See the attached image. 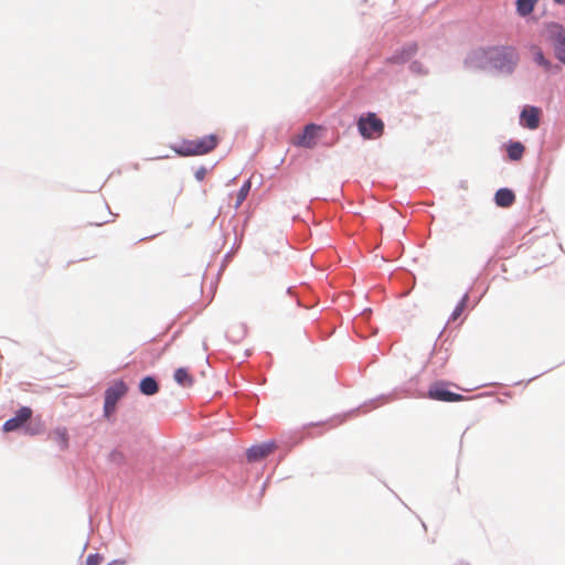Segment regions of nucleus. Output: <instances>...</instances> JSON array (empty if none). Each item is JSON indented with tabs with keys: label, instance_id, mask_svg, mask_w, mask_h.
Masks as SVG:
<instances>
[{
	"label": "nucleus",
	"instance_id": "13",
	"mask_svg": "<svg viewBox=\"0 0 565 565\" xmlns=\"http://www.w3.org/2000/svg\"><path fill=\"white\" fill-rule=\"evenodd\" d=\"M174 381L183 387H190L194 383L193 376L189 373V371L185 367H179L175 370Z\"/></svg>",
	"mask_w": 565,
	"mask_h": 565
},
{
	"label": "nucleus",
	"instance_id": "26",
	"mask_svg": "<svg viewBox=\"0 0 565 565\" xmlns=\"http://www.w3.org/2000/svg\"><path fill=\"white\" fill-rule=\"evenodd\" d=\"M554 1L559 3V4H565V0H554Z\"/></svg>",
	"mask_w": 565,
	"mask_h": 565
},
{
	"label": "nucleus",
	"instance_id": "5",
	"mask_svg": "<svg viewBox=\"0 0 565 565\" xmlns=\"http://www.w3.org/2000/svg\"><path fill=\"white\" fill-rule=\"evenodd\" d=\"M548 39L552 41L555 56L562 63H565V30L557 23H552L546 26Z\"/></svg>",
	"mask_w": 565,
	"mask_h": 565
},
{
	"label": "nucleus",
	"instance_id": "16",
	"mask_svg": "<svg viewBox=\"0 0 565 565\" xmlns=\"http://www.w3.org/2000/svg\"><path fill=\"white\" fill-rule=\"evenodd\" d=\"M537 0H516V11L520 15L525 17L533 11Z\"/></svg>",
	"mask_w": 565,
	"mask_h": 565
},
{
	"label": "nucleus",
	"instance_id": "23",
	"mask_svg": "<svg viewBox=\"0 0 565 565\" xmlns=\"http://www.w3.org/2000/svg\"><path fill=\"white\" fill-rule=\"evenodd\" d=\"M104 557L99 554H89L86 558V565H100Z\"/></svg>",
	"mask_w": 565,
	"mask_h": 565
},
{
	"label": "nucleus",
	"instance_id": "9",
	"mask_svg": "<svg viewBox=\"0 0 565 565\" xmlns=\"http://www.w3.org/2000/svg\"><path fill=\"white\" fill-rule=\"evenodd\" d=\"M277 448L275 441H266L259 445L252 446L247 450L248 461H258L270 455Z\"/></svg>",
	"mask_w": 565,
	"mask_h": 565
},
{
	"label": "nucleus",
	"instance_id": "21",
	"mask_svg": "<svg viewBox=\"0 0 565 565\" xmlns=\"http://www.w3.org/2000/svg\"><path fill=\"white\" fill-rule=\"evenodd\" d=\"M109 461L116 465H122L125 462V455L120 450H113L109 454Z\"/></svg>",
	"mask_w": 565,
	"mask_h": 565
},
{
	"label": "nucleus",
	"instance_id": "6",
	"mask_svg": "<svg viewBox=\"0 0 565 565\" xmlns=\"http://www.w3.org/2000/svg\"><path fill=\"white\" fill-rule=\"evenodd\" d=\"M447 383L436 382L431 384L428 388L427 396L434 401L440 402H461L465 401L466 397L461 394L450 392L447 388Z\"/></svg>",
	"mask_w": 565,
	"mask_h": 565
},
{
	"label": "nucleus",
	"instance_id": "18",
	"mask_svg": "<svg viewBox=\"0 0 565 565\" xmlns=\"http://www.w3.org/2000/svg\"><path fill=\"white\" fill-rule=\"evenodd\" d=\"M250 181L247 180L243 185L242 188L239 189L237 195H236V202H235V209H238L242 203L245 201V199L247 198L249 191H250Z\"/></svg>",
	"mask_w": 565,
	"mask_h": 565
},
{
	"label": "nucleus",
	"instance_id": "17",
	"mask_svg": "<svg viewBox=\"0 0 565 565\" xmlns=\"http://www.w3.org/2000/svg\"><path fill=\"white\" fill-rule=\"evenodd\" d=\"M524 152V146L521 142H512L508 147V156L511 160H519Z\"/></svg>",
	"mask_w": 565,
	"mask_h": 565
},
{
	"label": "nucleus",
	"instance_id": "7",
	"mask_svg": "<svg viewBox=\"0 0 565 565\" xmlns=\"http://www.w3.org/2000/svg\"><path fill=\"white\" fill-rule=\"evenodd\" d=\"M318 129L319 127L313 124L307 125L301 134L292 137V143L298 147L312 148L316 145Z\"/></svg>",
	"mask_w": 565,
	"mask_h": 565
},
{
	"label": "nucleus",
	"instance_id": "25",
	"mask_svg": "<svg viewBox=\"0 0 565 565\" xmlns=\"http://www.w3.org/2000/svg\"><path fill=\"white\" fill-rule=\"evenodd\" d=\"M125 564V561L122 559H116V561H113L111 563L107 564V565H124Z\"/></svg>",
	"mask_w": 565,
	"mask_h": 565
},
{
	"label": "nucleus",
	"instance_id": "20",
	"mask_svg": "<svg viewBox=\"0 0 565 565\" xmlns=\"http://www.w3.org/2000/svg\"><path fill=\"white\" fill-rule=\"evenodd\" d=\"M467 302H468V295H465L461 298V300L459 301V303L457 305V307L455 308V310L452 311V313L450 316L451 321H456L462 315L463 310L466 309Z\"/></svg>",
	"mask_w": 565,
	"mask_h": 565
},
{
	"label": "nucleus",
	"instance_id": "2",
	"mask_svg": "<svg viewBox=\"0 0 565 565\" xmlns=\"http://www.w3.org/2000/svg\"><path fill=\"white\" fill-rule=\"evenodd\" d=\"M218 145L216 135H207L202 138L182 141L174 151L180 156H202L214 150Z\"/></svg>",
	"mask_w": 565,
	"mask_h": 565
},
{
	"label": "nucleus",
	"instance_id": "4",
	"mask_svg": "<svg viewBox=\"0 0 565 565\" xmlns=\"http://www.w3.org/2000/svg\"><path fill=\"white\" fill-rule=\"evenodd\" d=\"M358 128L365 139L379 138L383 135L384 122L374 113H369L359 119Z\"/></svg>",
	"mask_w": 565,
	"mask_h": 565
},
{
	"label": "nucleus",
	"instance_id": "1",
	"mask_svg": "<svg viewBox=\"0 0 565 565\" xmlns=\"http://www.w3.org/2000/svg\"><path fill=\"white\" fill-rule=\"evenodd\" d=\"M518 62V54L512 47H481L475 50L467 60L471 67H493L501 72L510 73Z\"/></svg>",
	"mask_w": 565,
	"mask_h": 565
},
{
	"label": "nucleus",
	"instance_id": "12",
	"mask_svg": "<svg viewBox=\"0 0 565 565\" xmlns=\"http://www.w3.org/2000/svg\"><path fill=\"white\" fill-rule=\"evenodd\" d=\"M417 52V46L415 44H412L405 49H403L401 52L395 53L388 58V62L395 63V64H402L408 61L415 53Z\"/></svg>",
	"mask_w": 565,
	"mask_h": 565
},
{
	"label": "nucleus",
	"instance_id": "19",
	"mask_svg": "<svg viewBox=\"0 0 565 565\" xmlns=\"http://www.w3.org/2000/svg\"><path fill=\"white\" fill-rule=\"evenodd\" d=\"M533 58L539 64L542 65L545 70L550 68L551 63L545 58L542 50L539 46H533L532 49Z\"/></svg>",
	"mask_w": 565,
	"mask_h": 565
},
{
	"label": "nucleus",
	"instance_id": "8",
	"mask_svg": "<svg viewBox=\"0 0 565 565\" xmlns=\"http://www.w3.org/2000/svg\"><path fill=\"white\" fill-rule=\"evenodd\" d=\"M32 416V409L28 406H22L15 415L3 424V430L9 433L22 427Z\"/></svg>",
	"mask_w": 565,
	"mask_h": 565
},
{
	"label": "nucleus",
	"instance_id": "10",
	"mask_svg": "<svg viewBox=\"0 0 565 565\" xmlns=\"http://www.w3.org/2000/svg\"><path fill=\"white\" fill-rule=\"evenodd\" d=\"M521 121L529 129H536L540 125V110L536 107H525L521 113Z\"/></svg>",
	"mask_w": 565,
	"mask_h": 565
},
{
	"label": "nucleus",
	"instance_id": "15",
	"mask_svg": "<svg viewBox=\"0 0 565 565\" xmlns=\"http://www.w3.org/2000/svg\"><path fill=\"white\" fill-rule=\"evenodd\" d=\"M139 388L140 392L145 395H153L159 391L157 381L151 376L142 379Z\"/></svg>",
	"mask_w": 565,
	"mask_h": 565
},
{
	"label": "nucleus",
	"instance_id": "11",
	"mask_svg": "<svg viewBox=\"0 0 565 565\" xmlns=\"http://www.w3.org/2000/svg\"><path fill=\"white\" fill-rule=\"evenodd\" d=\"M494 201L498 206L509 207L514 203L515 195L512 190L503 188L497 191Z\"/></svg>",
	"mask_w": 565,
	"mask_h": 565
},
{
	"label": "nucleus",
	"instance_id": "3",
	"mask_svg": "<svg viewBox=\"0 0 565 565\" xmlns=\"http://www.w3.org/2000/svg\"><path fill=\"white\" fill-rule=\"evenodd\" d=\"M128 391L124 381L114 382L105 392L104 416L110 418L116 411L118 401L126 395Z\"/></svg>",
	"mask_w": 565,
	"mask_h": 565
},
{
	"label": "nucleus",
	"instance_id": "24",
	"mask_svg": "<svg viewBox=\"0 0 565 565\" xmlns=\"http://www.w3.org/2000/svg\"><path fill=\"white\" fill-rule=\"evenodd\" d=\"M205 173H206V170L205 168H200L199 170H196L195 172V178L199 180V181H202L205 177Z\"/></svg>",
	"mask_w": 565,
	"mask_h": 565
},
{
	"label": "nucleus",
	"instance_id": "14",
	"mask_svg": "<svg viewBox=\"0 0 565 565\" xmlns=\"http://www.w3.org/2000/svg\"><path fill=\"white\" fill-rule=\"evenodd\" d=\"M51 438L61 447L66 449L68 447V433L65 427H58L51 434Z\"/></svg>",
	"mask_w": 565,
	"mask_h": 565
},
{
	"label": "nucleus",
	"instance_id": "22",
	"mask_svg": "<svg viewBox=\"0 0 565 565\" xmlns=\"http://www.w3.org/2000/svg\"><path fill=\"white\" fill-rule=\"evenodd\" d=\"M409 68L414 74L417 75H426L428 73L424 65L418 61L413 62Z\"/></svg>",
	"mask_w": 565,
	"mask_h": 565
}]
</instances>
